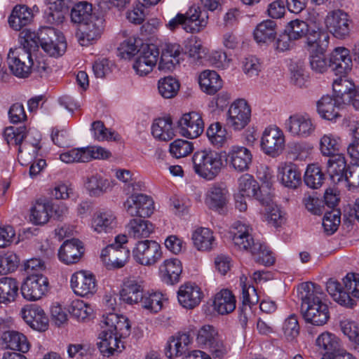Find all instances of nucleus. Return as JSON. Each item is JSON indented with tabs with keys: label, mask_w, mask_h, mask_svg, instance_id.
<instances>
[{
	"label": "nucleus",
	"mask_w": 359,
	"mask_h": 359,
	"mask_svg": "<svg viewBox=\"0 0 359 359\" xmlns=\"http://www.w3.org/2000/svg\"><path fill=\"white\" fill-rule=\"evenodd\" d=\"M159 270L162 280L168 285H173L180 280L182 266L178 259L171 258L165 260Z\"/></svg>",
	"instance_id": "58836bf2"
},
{
	"label": "nucleus",
	"mask_w": 359,
	"mask_h": 359,
	"mask_svg": "<svg viewBox=\"0 0 359 359\" xmlns=\"http://www.w3.org/2000/svg\"><path fill=\"white\" fill-rule=\"evenodd\" d=\"M21 316L25 323L33 330L44 332L48 327V318L44 311L38 305L31 304L23 307Z\"/></svg>",
	"instance_id": "a878e982"
},
{
	"label": "nucleus",
	"mask_w": 359,
	"mask_h": 359,
	"mask_svg": "<svg viewBox=\"0 0 359 359\" xmlns=\"http://www.w3.org/2000/svg\"><path fill=\"white\" fill-rule=\"evenodd\" d=\"M70 285L74 292L81 297L93 295L97 291V284L94 276L85 271L73 273L70 278Z\"/></svg>",
	"instance_id": "393cba45"
},
{
	"label": "nucleus",
	"mask_w": 359,
	"mask_h": 359,
	"mask_svg": "<svg viewBox=\"0 0 359 359\" xmlns=\"http://www.w3.org/2000/svg\"><path fill=\"white\" fill-rule=\"evenodd\" d=\"M208 139L210 144L215 147L224 146L227 140V132L219 122L212 123L206 131Z\"/></svg>",
	"instance_id": "e2e57ef3"
},
{
	"label": "nucleus",
	"mask_w": 359,
	"mask_h": 359,
	"mask_svg": "<svg viewBox=\"0 0 359 359\" xmlns=\"http://www.w3.org/2000/svg\"><path fill=\"white\" fill-rule=\"evenodd\" d=\"M289 69L290 72L291 81L299 87L306 85L308 81L309 75L305 69L304 62L301 60H292Z\"/></svg>",
	"instance_id": "69168bd1"
},
{
	"label": "nucleus",
	"mask_w": 359,
	"mask_h": 359,
	"mask_svg": "<svg viewBox=\"0 0 359 359\" xmlns=\"http://www.w3.org/2000/svg\"><path fill=\"white\" fill-rule=\"evenodd\" d=\"M123 207L128 215L132 217H149L154 211L153 198L144 194H133L127 198Z\"/></svg>",
	"instance_id": "dca6fc26"
},
{
	"label": "nucleus",
	"mask_w": 359,
	"mask_h": 359,
	"mask_svg": "<svg viewBox=\"0 0 359 359\" xmlns=\"http://www.w3.org/2000/svg\"><path fill=\"white\" fill-rule=\"evenodd\" d=\"M208 15L198 6H191L185 14L177 13L166 24V27L174 31L180 27L187 32H198L208 25Z\"/></svg>",
	"instance_id": "423d86ee"
},
{
	"label": "nucleus",
	"mask_w": 359,
	"mask_h": 359,
	"mask_svg": "<svg viewBox=\"0 0 359 359\" xmlns=\"http://www.w3.org/2000/svg\"><path fill=\"white\" fill-rule=\"evenodd\" d=\"M130 334V325L126 317L114 313L103 315L97 344L102 354L109 357L121 353L124 348L123 339Z\"/></svg>",
	"instance_id": "f257e3e1"
},
{
	"label": "nucleus",
	"mask_w": 359,
	"mask_h": 359,
	"mask_svg": "<svg viewBox=\"0 0 359 359\" xmlns=\"http://www.w3.org/2000/svg\"><path fill=\"white\" fill-rule=\"evenodd\" d=\"M203 298L201 288L195 283H185L177 292L178 302L184 308L191 309L197 306Z\"/></svg>",
	"instance_id": "cd10ccee"
},
{
	"label": "nucleus",
	"mask_w": 359,
	"mask_h": 359,
	"mask_svg": "<svg viewBox=\"0 0 359 359\" xmlns=\"http://www.w3.org/2000/svg\"><path fill=\"white\" fill-rule=\"evenodd\" d=\"M18 293L17 281L12 278H0V304H8L15 301Z\"/></svg>",
	"instance_id": "8fccbe9b"
},
{
	"label": "nucleus",
	"mask_w": 359,
	"mask_h": 359,
	"mask_svg": "<svg viewBox=\"0 0 359 359\" xmlns=\"http://www.w3.org/2000/svg\"><path fill=\"white\" fill-rule=\"evenodd\" d=\"M284 128L293 137L306 138L314 133L316 125L308 114L296 113L285 121Z\"/></svg>",
	"instance_id": "ddd939ff"
},
{
	"label": "nucleus",
	"mask_w": 359,
	"mask_h": 359,
	"mask_svg": "<svg viewBox=\"0 0 359 359\" xmlns=\"http://www.w3.org/2000/svg\"><path fill=\"white\" fill-rule=\"evenodd\" d=\"M340 328L346 336L353 348L359 352V324L349 318H345L340 321Z\"/></svg>",
	"instance_id": "4d7b16f0"
},
{
	"label": "nucleus",
	"mask_w": 359,
	"mask_h": 359,
	"mask_svg": "<svg viewBox=\"0 0 359 359\" xmlns=\"http://www.w3.org/2000/svg\"><path fill=\"white\" fill-rule=\"evenodd\" d=\"M329 66L336 75L348 74L353 66L349 50L344 47L336 48L330 55Z\"/></svg>",
	"instance_id": "c85d7f7f"
},
{
	"label": "nucleus",
	"mask_w": 359,
	"mask_h": 359,
	"mask_svg": "<svg viewBox=\"0 0 359 359\" xmlns=\"http://www.w3.org/2000/svg\"><path fill=\"white\" fill-rule=\"evenodd\" d=\"M252 228L241 221L235 222L231 226L229 233L236 248L241 251L248 252L255 244Z\"/></svg>",
	"instance_id": "b1692460"
},
{
	"label": "nucleus",
	"mask_w": 359,
	"mask_h": 359,
	"mask_svg": "<svg viewBox=\"0 0 359 359\" xmlns=\"http://www.w3.org/2000/svg\"><path fill=\"white\" fill-rule=\"evenodd\" d=\"M191 239L195 248L201 252H210L217 244L214 233L205 227L195 229L192 233Z\"/></svg>",
	"instance_id": "473e14b6"
},
{
	"label": "nucleus",
	"mask_w": 359,
	"mask_h": 359,
	"mask_svg": "<svg viewBox=\"0 0 359 359\" xmlns=\"http://www.w3.org/2000/svg\"><path fill=\"white\" fill-rule=\"evenodd\" d=\"M238 193L248 198H254L261 204H269L271 201V193L264 186L259 187L258 182L249 174L242 175L238 179Z\"/></svg>",
	"instance_id": "2eb2a0df"
},
{
	"label": "nucleus",
	"mask_w": 359,
	"mask_h": 359,
	"mask_svg": "<svg viewBox=\"0 0 359 359\" xmlns=\"http://www.w3.org/2000/svg\"><path fill=\"white\" fill-rule=\"evenodd\" d=\"M178 128L182 136L194 139L204 130V123L200 114L196 111L186 113L178 121Z\"/></svg>",
	"instance_id": "5701e85b"
},
{
	"label": "nucleus",
	"mask_w": 359,
	"mask_h": 359,
	"mask_svg": "<svg viewBox=\"0 0 359 359\" xmlns=\"http://www.w3.org/2000/svg\"><path fill=\"white\" fill-rule=\"evenodd\" d=\"M190 343L189 335L186 333L179 334L172 337L168 341L165 347L166 356L169 358H172L182 355Z\"/></svg>",
	"instance_id": "09e8293b"
},
{
	"label": "nucleus",
	"mask_w": 359,
	"mask_h": 359,
	"mask_svg": "<svg viewBox=\"0 0 359 359\" xmlns=\"http://www.w3.org/2000/svg\"><path fill=\"white\" fill-rule=\"evenodd\" d=\"M285 32L290 34L293 40L306 36V44L308 45V39L312 32L326 31L320 27L311 28L306 22L296 19L288 22L285 27Z\"/></svg>",
	"instance_id": "c03bdc74"
},
{
	"label": "nucleus",
	"mask_w": 359,
	"mask_h": 359,
	"mask_svg": "<svg viewBox=\"0 0 359 359\" xmlns=\"http://www.w3.org/2000/svg\"><path fill=\"white\" fill-rule=\"evenodd\" d=\"M48 11L47 21L50 24L60 23L64 18L63 11L69 7L72 0H46Z\"/></svg>",
	"instance_id": "864d4df0"
},
{
	"label": "nucleus",
	"mask_w": 359,
	"mask_h": 359,
	"mask_svg": "<svg viewBox=\"0 0 359 359\" xmlns=\"http://www.w3.org/2000/svg\"><path fill=\"white\" fill-rule=\"evenodd\" d=\"M68 311L78 321H84L91 316L93 309L89 304L76 299L70 302Z\"/></svg>",
	"instance_id": "680f3d73"
},
{
	"label": "nucleus",
	"mask_w": 359,
	"mask_h": 359,
	"mask_svg": "<svg viewBox=\"0 0 359 359\" xmlns=\"http://www.w3.org/2000/svg\"><path fill=\"white\" fill-rule=\"evenodd\" d=\"M341 105L334 97L324 95L316 103L317 111L322 118L335 121L340 116L339 110Z\"/></svg>",
	"instance_id": "e433bc0d"
},
{
	"label": "nucleus",
	"mask_w": 359,
	"mask_h": 359,
	"mask_svg": "<svg viewBox=\"0 0 359 359\" xmlns=\"http://www.w3.org/2000/svg\"><path fill=\"white\" fill-rule=\"evenodd\" d=\"M273 196L271 195V198ZM266 205L265 209V221L268 224L271 225L276 228L282 226L285 220V212L280 206L273 203V200L269 204H262Z\"/></svg>",
	"instance_id": "13d9d810"
},
{
	"label": "nucleus",
	"mask_w": 359,
	"mask_h": 359,
	"mask_svg": "<svg viewBox=\"0 0 359 359\" xmlns=\"http://www.w3.org/2000/svg\"><path fill=\"white\" fill-rule=\"evenodd\" d=\"M83 186L90 196L97 197L107 191L110 187V182L101 174L95 172L85 178Z\"/></svg>",
	"instance_id": "ea45409f"
},
{
	"label": "nucleus",
	"mask_w": 359,
	"mask_h": 359,
	"mask_svg": "<svg viewBox=\"0 0 359 359\" xmlns=\"http://www.w3.org/2000/svg\"><path fill=\"white\" fill-rule=\"evenodd\" d=\"M248 278L245 275L240 277V286L242 290L241 300L243 306L251 307L259 302V296L254 286L248 282Z\"/></svg>",
	"instance_id": "338daca9"
},
{
	"label": "nucleus",
	"mask_w": 359,
	"mask_h": 359,
	"mask_svg": "<svg viewBox=\"0 0 359 359\" xmlns=\"http://www.w3.org/2000/svg\"><path fill=\"white\" fill-rule=\"evenodd\" d=\"M229 201V191L224 183H214L207 190L204 202L206 206L222 213Z\"/></svg>",
	"instance_id": "4be33fe9"
},
{
	"label": "nucleus",
	"mask_w": 359,
	"mask_h": 359,
	"mask_svg": "<svg viewBox=\"0 0 359 359\" xmlns=\"http://www.w3.org/2000/svg\"><path fill=\"white\" fill-rule=\"evenodd\" d=\"M253 256L255 261L264 266H271L275 262V258L268 247L259 242H255L248 251Z\"/></svg>",
	"instance_id": "052dcab7"
},
{
	"label": "nucleus",
	"mask_w": 359,
	"mask_h": 359,
	"mask_svg": "<svg viewBox=\"0 0 359 359\" xmlns=\"http://www.w3.org/2000/svg\"><path fill=\"white\" fill-rule=\"evenodd\" d=\"M330 36L327 32H312L308 39V48L310 51V65L313 71L323 74L327 71L329 62L324 53L329 45Z\"/></svg>",
	"instance_id": "0eeeda50"
},
{
	"label": "nucleus",
	"mask_w": 359,
	"mask_h": 359,
	"mask_svg": "<svg viewBox=\"0 0 359 359\" xmlns=\"http://www.w3.org/2000/svg\"><path fill=\"white\" fill-rule=\"evenodd\" d=\"M324 174L316 164H310L307 166L304 173V180L306 185L311 189H318L324 181Z\"/></svg>",
	"instance_id": "0e129e2a"
},
{
	"label": "nucleus",
	"mask_w": 359,
	"mask_h": 359,
	"mask_svg": "<svg viewBox=\"0 0 359 359\" xmlns=\"http://www.w3.org/2000/svg\"><path fill=\"white\" fill-rule=\"evenodd\" d=\"M236 302V298L232 292L227 289H223L215 294L212 307L217 313L226 315L234 311Z\"/></svg>",
	"instance_id": "f704fd0d"
},
{
	"label": "nucleus",
	"mask_w": 359,
	"mask_h": 359,
	"mask_svg": "<svg viewBox=\"0 0 359 359\" xmlns=\"http://www.w3.org/2000/svg\"><path fill=\"white\" fill-rule=\"evenodd\" d=\"M25 37H29V41L35 40L38 46L40 43L43 50L52 57L62 55L67 48L63 34L51 27H41L36 34H26Z\"/></svg>",
	"instance_id": "39448f33"
},
{
	"label": "nucleus",
	"mask_w": 359,
	"mask_h": 359,
	"mask_svg": "<svg viewBox=\"0 0 359 359\" xmlns=\"http://www.w3.org/2000/svg\"><path fill=\"white\" fill-rule=\"evenodd\" d=\"M225 157L229 168L236 172L248 171L252 163V151L243 146H231Z\"/></svg>",
	"instance_id": "6ab92c4d"
},
{
	"label": "nucleus",
	"mask_w": 359,
	"mask_h": 359,
	"mask_svg": "<svg viewBox=\"0 0 359 359\" xmlns=\"http://www.w3.org/2000/svg\"><path fill=\"white\" fill-rule=\"evenodd\" d=\"M196 341L201 348L209 349L215 358H222L227 353L221 337L212 325H205L198 330Z\"/></svg>",
	"instance_id": "6e6552de"
},
{
	"label": "nucleus",
	"mask_w": 359,
	"mask_h": 359,
	"mask_svg": "<svg viewBox=\"0 0 359 359\" xmlns=\"http://www.w3.org/2000/svg\"><path fill=\"white\" fill-rule=\"evenodd\" d=\"M125 228L128 237L134 239L147 238L154 230L153 224L142 217L130 219Z\"/></svg>",
	"instance_id": "72a5a7b5"
},
{
	"label": "nucleus",
	"mask_w": 359,
	"mask_h": 359,
	"mask_svg": "<svg viewBox=\"0 0 359 359\" xmlns=\"http://www.w3.org/2000/svg\"><path fill=\"white\" fill-rule=\"evenodd\" d=\"M88 226L93 233L97 235L111 233L118 226L116 215L110 209L96 210L91 215Z\"/></svg>",
	"instance_id": "f8f14e48"
},
{
	"label": "nucleus",
	"mask_w": 359,
	"mask_h": 359,
	"mask_svg": "<svg viewBox=\"0 0 359 359\" xmlns=\"http://www.w3.org/2000/svg\"><path fill=\"white\" fill-rule=\"evenodd\" d=\"M115 177L120 182L125 184V187L128 192H133L142 190L143 182L137 178L135 173L126 169H116L115 170Z\"/></svg>",
	"instance_id": "6e6d98bb"
},
{
	"label": "nucleus",
	"mask_w": 359,
	"mask_h": 359,
	"mask_svg": "<svg viewBox=\"0 0 359 359\" xmlns=\"http://www.w3.org/2000/svg\"><path fill=\"white\" fill-rule=\"evenodd\" d=\"M277 177L285 187L296 189L302 183V174L297 165L280 162L277 168Z\"/></svg>",
	"instance_id": "7c9ffc66"
},
{
	"label": "nucleus",
	"mask_w": 359,
	"mask_h": 359,
	"mask_svg": "<svg viewBox=\"0 0 359 359\" xmlns=\"http://www.w3.org/2000/svg\"><path fill=\"white\" fill-rule=\"evenodd\" d=\"M251 108L243 98L234 100L230 105L226 115V124L234 130L243 129L250 122Z\"/></svg>",
	"instance_id": "4468645a"
},
{
	"label": "nucleus",
	"mask_w": 359,
	"mask_h": 359,
	"mask_svg": "<svg viewBox=\"0 0 359 359\" xmlns=\"http://www.w3.org/2000/svg\"><path fill=\"white\" fill-rule=\"evenodd\" d=\"M2 339L6 344V348L21 351L27 352L29 349V344L27 337L22 333L16 331H8L4 334Z\"/></svg>",
	"instance_id": "3c124183"
},
{
	"label": "nucleus",
	"mask_w": 359,
	"mask_h": 359,
	"mask_svg": "<svg viewBox=\"0 0 359 359\" xmlns=\"http://www.w3.org/2000/svg\"><path fill=\"white\" fill-rule=\"evenodd\" d=\"M316 344L320 350L325 351L324 354H331L339 346L338 337L329 332L321 333L316 339Z\"/></svg>",
	"instance_id": "774afa93"
},
{
	"label": "nucleus",
	"mask_w": 359,
	"mask_h": 359,
	"mask_svg": "<svg viewBox=\"0 0 359 359\" xmlns=\"http://www.w3.org/2000/svg\"><path fill=\"white\" fill-rule=\"evenodd\" d=\"M52 203L50 201H37L31 209L30 221L36 225L48 222L50 217Z\"/></svg>",
	"instance_id": "603ef678"
},
{
	"label": "nucleus",
	"mask_w": 359,
	"mask_h": 359,
	"mask_svg": "<svg viewBox=\"0 0 359 359\" xmlns=\"http://www.w3.org/2000/svg\"><path fill=\"white\" fill-rule=\"evenodd\" d=\"M4 136L8 144L17 146L22 142H25L41 148V135L39 131L34 128H30L26 132L24 127L6 128L4 131Z\"/></svg>",
	"instance_id": "412c9836"
},
{
	"label": "nucleus",
	"mask_w": 359,
	"mask_h": 359,
	"mask_svg": "<svg viewBox=\"0 0 359 359\" xmlns=\"http://www.w3.org/2000/svg\"><path fill=\"white\" fill-rule=\"evenodd\" d=\"M38 49L35 40L29 41V37L24 36L22 46L15 49L11 48L8 54L7 62L12 73L19 78H27L30 74L32 69H36L39 72L46 70L43 63L35 67L32 59L34 53Z\"/></svg>",
	"instance_id": "7ed1b4c3"
},
{
	"label": "nucleus",
	"mask_w": 359,
	"mask_h": 359,
	"mask_svg": "<svg viewBox=\"0 0 359 359\" xmlns=\"http://www.w3.org/2000/svg\"><path fill=\"white\" fill-rule=\"evenodd\" d=\"M144 281L140 277H132L125 281L120 292L121 299L128 304L141 302L144 295Z\"/></svg>",
	"instance_id": "bb28decb"
},
{
	"label": "nucleus",
	"mask_w": 359,
	"mask_h": 359,
	"mask_svg": "<svg viewBox=\"0 0 359 359\" xmlns=\"http://www.w3.org/2000/svg\"><path fill=\"white\" fill-rule=\"evenodd\" d=\"M326 289L333 300L339 304L350 309L355 305V301L349 296L345 287L343 288L337 280L329 279L326 283Z\"/></svg>",
	"instance_id": "4c0bfd02"
},
{
	"label": "nucleus",
	"mask_w": 359,
	"mask_h": 359,
	"mask_svg": "<svg viewBox=\"0 0 359 359\" xmlns=\"http://www.w3.org/2000/svg\"><path fill=\"white\" fill-rule=\"evenodd\" d=\"M302 311L306 323L323 326L330 319V310L320 287L312 283H304L299 287Z\"/></svg>",
	"instance_id": "f03ea898"
},
{
	"label": "nucleus",
	"mask_w": 359,
	"mask_h": 359,
	"mask_svg": "<svg viewBox=\"0 0 359 359\" xmlns=\"http://www.w3.org/2000/svg\"><path fill=\"white\" fill-rule=\"evenodd\" d=\"M341 139L337 134L325 133L319 139V150L323 156L330 157L341 153Z\"/></svg>",
	"instance_id": "37998d69"
},
{
	"label": "nucleus",
	"mask_w": 359,
	"mask_h": 359,
	"mask_svg": "<svg viewBox=\"0 0 359 359\" xmlns=\"http://www.w3.org/2000/svg\"><path fill=\"white\" fill-rule=\"evenodd\" d=\"M105 19L102 13H95L94 18L81 25L76 34L78 41L82 46H88L98 40L104 29Z\"/></svg>",
	"instance_id": "9b49d317"
},
{
	"label": "nucleus",
	"mask_w": 359,
	"mask_h": 359,
	"mask_svg": "<svg viewBox=\"0 0 359 359\" xmlns=\"http://www.w3.org/2000/svg\"><path fill=\"white\" fill-rule=\"evenodd\" d=\"M201 89L208 95L215 94L222 87V80L215 71L205 70L198 78Z\"/></svg>",
	"instance_id": "49530a36"
},
{
	"label": "nucleus",
	"mask_w": 359,
	"mask_h": 359,
	"mask_svg": "<svg viewBox=\"0 0 359 359\" xmlns=\"http://www.w3.org/2000/svg\"><path fill=\"white\" fill-rule=\"evenodd\" d=\"M98 13L93 12L91 4L83 1L76 4L71 11V20L74 23L82 24L94 18V14Z\"/></svg>",
	"instance_id": "5fc2aeb1"
},
{
	"label": "nucleus",
	"mask_w": 359,
	"mask_h": 359,
	"mask_svg": "<svg viewBox=\"0 0 359 359\" xmlns=\"http://www.w3.org/2000/svg\"><path fill=\"white\" fill-rule=\"evenodd\" d=\"M132 255L137 263L143 266H152L162 257L161 247L155 241H140L135 243Z\"/></svg>",
	"instance_id": "1a4fd4ad"
},
{
	"label": "nucleus",
	"mask_w": 359,
	"mask_h": 359,
	"mask_svg": "<svg viewBox=\"0 0 359 359\" xmlns=\"http://www.w3.org/2000/svg\"><path fill=\"white\" fill-rule=\"evenodd\" d=\"M253 34L257 43L268 44L276 37V23L271 20H264L257 25Z\"/></svg>",
	"instance_id": "de8ad7c7"
},
{
	"label": "nucleus",
	"mask_w": 359,
	"mask_h": 359,
	"mask_svg": "<svg viewBox=\"0 0 359 359\" xmlns=\"http://www.w3.org/2000/svg\"><path fill=\"white\" fill-rule=\"evenodd\" d=\"M285 145V137L283 131L276 126H270L262 133L260 147L266 155L275 158L283 151Z\"/></svg>",
	"instance_id": "9d476101"
},
{
	"label": "nucleus",
	"mask_w": 359,
	"mask_h": 359,
	"mask_svg": "<svg viewBox=\"0 0 359 359\" xmlns=\"http://www.w3.org/2000/svg\"><path fill=\"white\" fill-rule=\"evenodd\" d=\"M154 137L161 141H168L175 136V128L170 118L163 117L154 120L151 126Z\"/></svg>",
	"instance_id": "a18cd8bd"
},
{
	"label": "nucleus",
	"mask_w": 359,
	"mask_h": 359,
	"mask_svg": "<svg viewBox=\"0 0 359 359\" xmlns=\"http://www.w3.org/2000/svg\"><path fill=\"white\" fill-rule=\"evenodd\" d=\"M334 97L342 105L350 101V97L356 90L355 84L344 75L334 80L332 83Z\"/></svg>",
	"instance_id": "c9c22d12"
},
{
	"label": "nucleus",
	"mask_w": 359,
	"mask_h": 359,
	"mask_svg": "<svg viewBox=\"0 0 359 359\" xmlns=\"http://www.w3.org/2000/svg\"><path fill=\"white\" fill-rule=\"evenodd\" d=\"M346 162L343 154L339 153L329 157L327 171L334 183L344 180L346 174Z\"/></svg>",
	"instance_id": "79ce46f5"
},
{
	"label": "nucleus",
	"mask_w": 359,
	"mask_h": 359,
	"mask_svg": "<svg viewBox=\"0 0 359 359\" xmlns=\"http://www.w3.org/2000/svg\"><path fill=\"white\" fill-rule=\"evenodd\" d=\"M351 22L348 15L342 10L337 9L327 13L325 24L328 31L337 39L346 38L351 32Z\"/></svg>",
	"instance_id": "f3484780"
},
{
	"label": "nucleus",
	"mask_w": 359,
	"mask_h": 359,
	"mask_svg": "<svg viewBox=\"0 0 359 359\" xmlns=\"http://www.w3.org/2000/svg\"><path fill=\"white\" fill-rule=\"evenodd\" d=\"M182 48L177 43L165 42L161 46V55L158 60V69L170 71L180 63Z\"/></svg>",
	"instance_id": "c756f323"
},
{
	"label": "nucleus",
	"mask_w": 359,
	"mask_h": 359,
	"mask_svg": "<svg viewBox=\"0 0 359 359\" xmlns=\"http://www.w3.org/2000/svg\"><path fill=\"white\" fill-rule=\"evenodd\" d=\"M192 163L195 173L207 181L214 180L224 167L221 154L211 149L196 151L192 156Z\"/></svg>",
	"instance_id": "20e7f679"
},
{
	"label": "nucleus",
	"mask_w": 359,
	"mask_h": 359,
	"mask_svg": "<svg viewBox=\"0 0 359 359\" xmlns=\"http://www.w3.org/2000/svg\"><path fill=\"white\" fill-rule=\"evenodd\" d=\"M48 280L42 274L30 275L21 287L22 297L29 301L40 299L48 290Z\"/></svg>",
	"instance_id": "a211bd4d"
},
{
	"label": "nucleus",
	"mask_w": 359,
	"mask_h": 359,
	"mask_svg": "<svg viewBox=\"0 0 359 359\" xmlns=\"http://www.w3.org/2000/svg\"><path fill=\"white\" fill-rule=\"evenodd\" d=\"M33 17L31 8L25 5H17L8 18V23L13 29L20 30L32 21Z\"/></svg>",
	"instance_id": "a19ab883"
},
{
	"label": "nucleus",
	"mask_w": 359,
	"mask_h": 359,
	"mask_svg": "<svg viewBox=\"0 0 359 359\" xmlns=\"http://www.w3.org/2000/svg\"><path fill=\"white\" fill-rule=\"evenodd\" d=\"M159 59V50L155 45H149L141 50L135 58L133 68L140 76H147L152 72Z\"/></svg>",
	"instance_id": "aec40b11"
},
{
	"label": "nucleus",
	"mask_w": 359,
	"mask_h": 359,
	"mask_svg": "<svg viewBox=\"0 0 359 359\" xmlns=\"http://www.w3.org/2000/svg\"><path fill=\"white\" fill-rule=\"evenodd\" d=\"M163 299L161 292L147 291L142 297L140 303L144 309L151 313H158L162 309Z\"/></svg>",
	"instance_id": "bf43d9fd"
},
{
	"label": "nucleus",
	"mask_w": 359,
	"mask_h": 359,
	"mask_svg": "<svg viewBox=\"0 0 359 359\" xmlns=\"http://www.w3.org/2000/svg\"><path fill=\"white\" fill-rule=\"evenodd\" d=\"M83 253L82 243L76 238L67 240L58 250V258L65 264H72L79 261Z\"/></svg>",
	"instance_id": "2f4dec72"
}]
</instances>
